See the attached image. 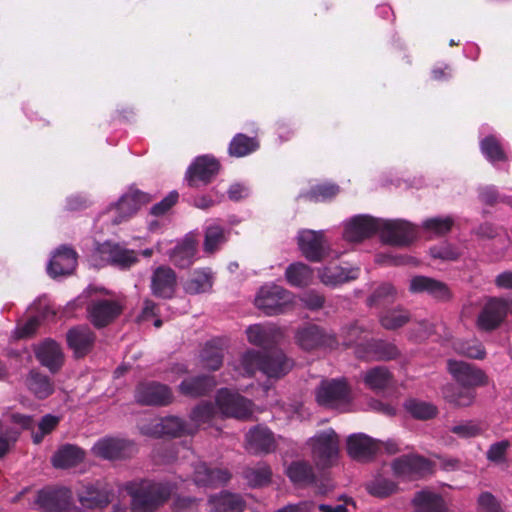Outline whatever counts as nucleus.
<instances>
[{
    "label": "nucleus",
    "instance_id": "72a5a7b5",
    "mask_svg": "<svg viewBox=\"0 0 512 512\" xmlns=\"http://www.w3.org/2000/svg\"><path fill=\"white\" fill-rule=\"evenodd\" d=\"M399 355L397 347L381 341L367 342L366 350H357V356L367 360H391Z\"/></svg>",
    "mask_w": 512,
    "mask_h": 512
},
{
    "label": "nucleus",
    "instance_id": "49530a36",
    "mask_svg": "<svg viewBox=\"0 0 512 512\" xmlns=\"http://www.w3.org/2000/svg\"><path fill=\"white\" fill-rule=\"evenodd\" d=\"M286 472L290 480L295 484H308L314 481L313 469L306 461L291 463Z\"/></svg>",
    "mask_w": 512,
    "mask_h": 512
},
{
    "label": "nucleus",
    "instance_id": "c85d7f7f",
    "mask_svg": "<svg viewBox=\"0 0 512 512\" xmlns=\"http://www.w3.org/2000/svg\"><path fill=\"white\" fill-rule=\"evenodd\" d=\"M145 433H151L157 436H181L184 434H193L195 428L192 424H186L182 419L176 416H168L157 421L152 430H144Z\"/></svg>",
    "mask_w": 512,
    "mask_h": 512
},
{
    "label": "nucleus",
    "instance_id": "473e14b6",
    "mask_svg": "<svg viewBox=\"0 0 512 512\" xmlns=\"http://www.w3.org/2000/svg\"><path fill=\"white\" fill-rule=\"evenodd\" d=\"M84 451L76 445L65 444L58 448L52 456L51 462L55 468H69L83 461Z\"/></svg>",
    "mask_w": 512,
    "mask_h": 512
},
{
    "label": "nucleus",
    "instance_id": "39448f33",
    "mask_svg": "<svg viewBox=\"0 0 512 512\" xmlns=\"http://www.w3.org/2000/svg\"><path fill=\"white\" fill-rule=\"evenodd\" d=\"M312 457L321 468L332 466L338 458L339 439L334 430L328 429L316 434L309 440Z\"/></svg>",
    "mask_w": 512,
    "mask_h": 512
},
{
    "label": "nucleus",
    "instance_id": "7ed1b4c3",
    "mask_svg": "<svg viewBox=\"0 0 512 512\" xmlns=\"http://www.w3.org/2000/svg\"><path fill=\"white\" fill-rule=\"evenodd\" d=\"M178 489L176 483H152L139 490H134L133 485H127V490L132 497L131 506L135 512H152L164 504L167 499Z\"/></svg>",
    "mask_w": 512,
    "mask_h": 512
},
{
    "label": "nucleus",
    "instance_id": "ea45409f",
    "mask_svg": "<svg viewBox=\"0 0 512 512\" xmlns=\"http://www.w3.org/2000/svg\"><path fill=\"white\" fill-rule=\"evenodd\" d=\"M363 382L373 391H381L392 384V374L383 366L371 368L363 373Z\"/></svg>",
    "mask_w": 512,
    "mask_h": 512
},
{
    "label": "nucleus",
    "instance_id": "c756f323",
    "mask_svg": "<svg viewBox=\"0 0 512 512\" xmlns=\"http://www.w3.org/2000/svg\"><path fill=\"white\" fill-rule=\"evenodd\" d=\"M150 198L146 193L139 190H130L119 200L116 210L119 216L113 220L114 224H119L130 217L141 207V205L149 202Z\"/></svg>",
    "mask_w": 512,
    "mask_h": 512
},
{
    "label": "nucleus",
    "instance_id": "4d7b16f0",
    "mask_svg": "<svg viewBox=\"0 0 512 512\" xmlns=\"http://www.w3.org/2000/svg\"><path fill=\"white\" fill-rule=\"evenodd\" d=\"M453 348L457 353L473 359H483L486 355L483 345L477 340H459L453 344Z\"/></svg>",
    "mask_w": 512,
    "mask_h": 512
},
{
    "label": "nucleus",
    "instance_id": "a18cd8bd",
    "mask_svg": "<svg viewBox=\"0 0 512 512\" xmlns=\"http://www.w3.org/2000/svg\"><path fill=\"white\" fill-rule=\"evenodd\" d=\"M367 492L378 498H385L397 491V484L392 480L378 475L365 484Z\"/></svg>",
    "mask_w": 512,
    "mask_h": 512
},
{
    "label": "nucleus",
    "instance_id": "2eb2a0df",
    "mask_svg": "<svg viewBox=\"0 0 512 512\" xmlns=\"http://www.w3.org/2000/svg\"><path fill=\"white\" fill-rule=\"evenodd\" d=\"M379 219L368 215H358L351 218L344 228V238L349 242H359L378 233Z\"/></svg>",
    "mask_w": 512,
    "mask_h": 512
},
{
    "label": "nucleus",
    "instance_id": "f257e3e1",
    "mask_svg": "<svg viewBox=\"0 0 512 512\" xmlns=\"http://www.w3.org/2000/svg\"><path fill=\"white\" fill-rule=\"evenodd\" d=\"M216 406L217 409L209 403H203L192 411L191 421L195 431L200 424L211 420L217 412L225 417L237 419H249L253 414L252 402L238 393H232L228 389L218 391Z\"/></svg>",
    "mask_w": 512,
    "mask_h": 512
},
{
    "label": "nucleus",
    "instance_id": "8fccbe9b",
    "mask_svg": "<svg viewBox=\"0 0 512 512\" xmlns=\"http://www.w3.org/2000/svg\"><path fill=\"white\" fill-rule=\"evenodd\" d=\"M454 224L451 216L432 217L422 223V229L430 236H442L448 233Z\"/></svg>",
    "mask_w": 512,
    "mask_h": 512
},
{
    "label": "nucleus",
    "instance_id": "4468645a",
    "mask_svg": "<svg viewBox=\"0 0 512 512\" xmlns=\"http://www.w3.org/2000/svg\"><path fill=\"white\" fill-rule=\"evenodd\" d=\"M219 163L210 156H200L188 168L186 179L189 186L196 187L199 183L207 184L218 173Z\"/></svg>",
    "mask_w": 512,
    "mask_h": 512
},
{
    "label": "nucleus",
    "instance_id": "58836bf2",
    "mask_svg": "<svg viewBox=\"0 0 512 512\" xmlns=\"http://www.w3.org/2000/svg\"><path fill=\"white\" fill-rule=\"evenodd\" d=\"M444 399L457 407H468L475 400V391L468 387H458L452 384L442 389Z\"/></svg>",
    "mask_w": 512,
    "mask_h": 512
},
{
    "label": "nucleus",
    "instance_id": "7c9ffc66",
    "mask_svg": "<svg viewBox=\"0 0 512 512\" xmlns=\"http://www.w3.org/2000/svg\"><path fill=\"white\" fill-rule=\"evenodd\" d=\"M39 362L51 372H56L63 364V353L60 346L52 340L44 341L36 349Z\"/></svg>",
    "mask_w": 512,
    "mask_h": 512
},
{
    "label": "nucleus",
    "instance_id": "0eeeda50",
    "mask_svg": "<svg viewBox=\"0 0 512 512\" xmlns=\"http://www.w3.org/2000/svg\"><path fill=\"white\" fill-rule=\"evenodd\" d=\"M291 303L292 294L275 284L261 287L255 298V305L266 315L282 313Z\"/></svg>",
    "mask_w": 512,
    "mask_h": 512
},
{
    "label": "nucleus",
    "instance_id": "774afa93",
    "mask_svg": "<svg viewBox=\"0 0 512 512\" xmlns=\"http://www.w3.org/2000/svg\"><path fill=\"white\" fill-rule=\"evenodd\" d=\"M301 301L308 309L317 310L323 306L325 299L316 291H308L303 294Z\"/></svg>",
    "mask_w": 512,
    "mask_h": 512
},
{
    "label": "nucleus",
    "instance_id": "37998d69",
    "mask_svg": "<svg viewBox=\"0 0 512 512\" xmlns=\"http://www.w3.org/2000/svg\"><path fill=\"white\" fill-rule=\"evenodd\" d=\"M215 385L210 377L199 376L185 379L181 382L179 388L182 394L190 397L203 395Z\"/></svg>",
    "mask_w": 512,
    "mask_h": 512
},
{
    "label": "nucleus",
    "instance_id": "4be33fe9",
    "mask_svg": "<svg viewBox=\"0 0 512 512\" xmlns=\"http://www.w3.org/2000/svg\"><path fill=\"white\" fill-rule=\"evenodd\" d=\"M246 448L254 454L270 453L276 448L273 433L264 426H256L246 434Z\"/></svg>",
    "mask_w": 512,
    "mask_h": 512
},
{
    "label": "nucleus",
    "instance_id": "0e129e2a",
    "mask_svg": "<svg viewBox=\"0 0 512 512\" xmlns=\"http://www.w3.org/2000/svg\"><path fill=\"white\" fill-rule=\"evenodd\" d=\"M510 446L511 444L508 440H502L492 444L486 453L487 459L494 463L504 462L506 451Z\"/></svg>",
    "mask_w": 512,
    "mask_h": 512
},
{
    "label": "nucleus",
    "instance_id": "bb28decb",
    "mask_svg": "<svg viewBox=\"0 0 512 512\" xmlns=\"http://www.w3.org/2000/svg\"><path fill=\"white\" fill-rule=\"evenodd\" d=\"M121 310L120 304L116 301H95L89 307L90 320L96 327H104L114 320L121 313Z\"/></svg>",
    "mask_w": 512,
    "mask_h": 512
},
{
    "label": "nucleus",
    "instance_id": "423d86ee",
    "mask_svg": "<svg viewBox=\"0 0 512 512\" xmlns=\"http://www.w3.org/2000/svg\"><path fill=\"white\" fill-rule=\"evenodd\" d=\"M138 260V255L134 250L110 242L99 245L93 254L95 265L111 264L121 269L130 268Z\"/></svg>",
    "mask_w": 512,
    "mask_h": 512
},
{
    "label": "nucleus",
    "instance_id": "338daca9",
    "mask_svg": "<svg viewBox=\"0 0 512 512\" xmlns=\"http://www.w3.org/2000/svg\"><path fill=\"white\" fill-rule=\"evenodd\" d=\"M178 193L172 191L163 200L155 204L151 208V213L156 216L165 214L178 200Z\"/></svg>",
    "mask_w": 512,
    "mask_h": 512
},
{
    "label": "nucleus",
    "instance_id": "c03bdc74",
    "mask_svg": "<svg viewBox=\"0 0 512 512\" xmlns=\"http://www.w3.org/2000/svg\"><path fill=\"white\" fill-rule=\"evenodd\" d=\"M410 317L409 311L402 307H397L384 311L379 317V322L386 330H396L407 324Z\"/></svg>",
    "mask_w": 512,
    "mask_h": 512
},
{
    "label": "nucleus",
    "instance_id": "6ab92c4d",
    "mask_svg": "<svg viewBox=\"0 0 512 512\" xmlns=\"http://www.w3.org/2000/svg\"><path fill=\"white\" fill-rule=\"evenodd\" d=\"M380 442L363 433L350 435L347 439L348 454L355 460L367 461L379 450Z\"/></svg>",
    "mask_w": 512,
    "mask_h": 512
},
{
    "label": "nucleus",
    "instance_id": "13d9d810",
    "mask_svg": "<svg viewBox=\"0 0 512 512\" xmlns=\"http://www.w3.org/2000/svg\"><path fill=\"white\" fill-rule=\"evenodd\" d=\"M484 431L482 425L477 421H461L450 428V432L461 439H470L479 436Z\"/></svg>",
    "mask_w": 512,
    "mask_h": 512
},
{
    "label": "nucleus",
    "instance_id": "a19ab883",
    "mask_svg": "<svg viewBox=\"0 0 512 512\" xmlns=\"http://www.w3.org/2000/svg\"><path fill=\"white\" fill-rule=\"evenodd\" d=\"M213 277L210 269H199L184 283V290L188 294H200L211 290Z\"/></svg>",
    "mask_w": 512,
    "mask_h": 512
},
{
    "label": "nucleus",
    "instance_id": "680f3d73",
    "mask_svg": "<svg viewBox=\"0 0 512 512\" xmlns=\"http://www.w3.org/2000/svg\"><path fill=\"white\" fill-rule=\"evenodd\" d=\"M339 193V187L335 184H320L311 189L307 197L312 201H326L335 197Z\"/></svg>",
    "mask_w": 512,
    "mask_h": 512
},
{
    "label": "nucleus",
    "instance_id": "a211bd4d",
    "mask_svg": "<svg viewBox=\"0 0 512 512\" xmlns=\"http://www.w3.org/2000/svg\"><path fill=\"white\" fill-rule=\"evenodd\" d=\"M132 445L129 441L120 438H102L92 447L95 456L106 460L125 458L131 452Z\"/></svg>",
    "mask_w": 512,
    "mask_h": 512
},
{
    "label": "nucleus",
    "instance_id": "412c9836",
    "mask_svg": "<svg viewBox=\"0 0 512 512\" xmlns=\"http://www.w3.org/2000/svg\"><path fill=\"white\" fill-rule=\"evenodd\" d=\"M68 347L76 358L86 356L92 350L95 342L94 332L87 326L71 328L66 335Z\"/></svg>",
    "mask_w": 512,
    "mask_h": 512
},
{
    "label": "nucleus",
    "instance_id": "5701e85b",
    "mask_svg": "<svg viewBox=\"0 0 512 512\" xmlns=\"http://www.w3.org/2000/svg\"><path fill=\"white\" fill-rule=\"evenodd\" d=\"M77 265V254L68 246H61L53 254L47 270L52 277L70 274Z\"/></svg>",
    "mask_w": 512,
    "mask_h": 512
},
{
    "label": "nucleus",
    "instance_id": "ddd939ff",
    "mask_svg": "<svg viewBox=\"0 0 512 512\" xmlns=\"http://www.w3.org/2000/svg\"><path fill=\"white\" fill-rule=\"evenodd\" d=\"M447 366L452 377L463 387L473 388L486 383L485 373L469 363L449 360Z\"/></svg>",
    "mask_w": 512,
    "mask_h": 512
},
{
    "label": "nucleus",
    "instance_id": "6e6d98bb",
    "mask_svg": "<svg viewBox=\"0 0 512 512\" xmlns=\"http://www.w3.org/2000/svg\"><path fill=\"white\" fill-rule=\"evenodd\" d=\"M480 146L482 153L490 162L507 160L504 150L495 137L488 136L484 138Z\"/></svg>",
    "mask_w": 512,
    "mask_h": 512
},
{
    "label": "nucleus",
    "instance_id": "09e8293b",
    "mask_svg": "<svg viewBox=\"0 0 512 512\" xmlns=\"http://www.w3.org/2000/svg\"><path fill=\"white\" fill-rule=\"evenodd\" d=\"M223 349L215 342H209L201 352V362L204 368L217 370L223 363Z\"/></svg>",
    "mask_w": 512,
    "mask_h": 512
},
{
    "label": "nucleus",
    "instance_id": "864d4df0",
    "mask_svg": "<svg viewBox=\"0 0 512 512\" xmlns=\"http://www.w3.org/2000/svg\"><path fill=\"white\" fill-rule=\"evenodd\" d=\"M225 241L224 229L217 224L209 225L205 230L204 251L214 253Z\"/></svg>",
    "mask_w": 512,
    "mask_h": 512
},
{
    "label": "nucleus",
    "instance_id": "f704fd0d",
    "mask_svg": "<svg viewBox=\"0 0 512 512\" xmlns=\"http://www.w3.org/2000/svg\"><path fill=\"white\" fill-rule=\"evenodd\" d=\"M27 389L38 399H45L54 391L50 378L36 370H31L24 380Z\"/></svg>",
    "mask_w": 512,
    "mask_h": 512
},
{
    "label": "nucleus",
    "instance_id": "a878e982",
    "mask_svg": "<svg viewBox=\"0 0 512 512\" xmlns=\"http://www.w3.org/2000/svg\"><path fill=\"white\" fill-rule=\"evenodd\" d=\"M359 275L358 268H348L332 264L318 269L320 281L330 287H336L348 281L354 280Z\"/></svg>",
    "mask_w": 512,
    "mask_h": 512
},
{
    "label": "nucleus",
    "instance_id": "052dcab7",
    "mask_svg": "<svg viewBox=\"0 0 512 512\" xmlns=\"http://www.w3.org/2000/svg\"><path fill=\"white\" fill-rule=\"evenodd\" d=\"M271 470L265 464H260L255 468L245 471V478L253 487L263 486L270 481Z\"/></svg>",
    "mask_w": 512,
    "mask_h": 512
},
{
    "label": "nucleus",
    "instance_id": "e2e57ef3",
    "mask_svg": "<svg viewBox=\"0 0 512 512\" xmlns=\"http://www.w3.org/2000/svg\"><path fill=\"white\" fill-rule=\"evenodd\" d=\"M479 512H503L497 499L490 492H482L477 499Z\"/></svg>",
    "mask_w": 512,
    "mask_h": 512
},
{
    "label": "nucleus",
    "instance_id": "bf43d9fd",
    "mask_svg": "<svg viewBox=\"0 0 512 512\" xmlns=\"http://www.w3.org/2000/svg\"><path fill=\"white\" fill-rule=\"evenodd\" d=\"M60 418L52 414H46L38 423L36 431H32V439L35 444L42 442L43 438L50 434L59 424Z\"/></svg>",
    "mask_w": 512,
    "mask_h": 512
},
{
    "label": "nucleus",
    "instance_id": "4c0bfd02",
    "mask_svg": "<svg viewBox=\"0 0 512 512\" xmlns=\"http://www.w3.org/2000/svg\"><path fill=\"white\" fill-rule=\"evenodd\" d=\"M213 512H242L245 503L240 495L222 492L209 499Z\"/></svg>",
    "mask_w": 512,
    "mask_h": 512
},
{
    "label": "nucleus",
    "instance_id": "dca6fc26",
    "mask_svg": "<svg viewBox=\"0 0 512 512\" xmlns=\"http://www.w3.org/2000/svg\"><path fill=\"white\" fill-rule=\"evenodd\" d=\"M177 287V275L169 266L161 265L151 274L150 288L152 294L160 298H171Z\"/></svg>",
    "mask_w": 512,
    "mask_h": 512
},
{
    "label": "nucleus",
    "instance_id": "9d476101",
    "mask_svg": "<svg viewBox=\"0 0 512 512\" xmlns=\"http://www.w3.org/2000/svg\"><path fill=\"white\" fill-rule=\"evenodd\" d=\"M508 311L509 302L506 299L489 298L477 317L478 328L485 331L497 328L505 319Z\"/></svg>",
    "mask_w": 512,
    "mask_h": 512
},
{
    "label": "nucleus",
    "instance_id": "b1692460",
    "mask_svg": "<svg viewBox=\"0 0 512 512\" xmlns=\"http://www.w3.org/2000/svg\"><path fill=\"white\" fill-rule=\"evenodd\" d=\"M411 293H427L438 300H448L451 297L448 286L436 279L426 276H415L410 280Z\"/></svg>",
    "mask_w": 512,
    "mask_h": 512
},
{
    "label": "nucleus",
    "instance_id": "cd10ccee",
    "mask_svg": "<svg viewBox=\"0 0 512 512\" xmlns=\"http://www.w3.org/2000/svg\"><path fill=\"white\" fill-rule=\"evenodd\" d=\"M77 498L83 509H96L107 506L110 501V492L93 484L84 485L77 492Z\"/></svg>",
    "mask_w": 512,
    "mask_h": 512
},
{
    "label": "nucleus",
    "instance_id": "f8f14e48",
    "mask_svg": "<svg viewBox=\"0 0 512 512\" xmlns=\"http://www.w3.org/2000/svg\"><path fill=\"white\" fill-rule=\"evenodd\" d=\"M295 339L304 350H313L322 346L332 348L337 344L333 334L326 333L317 325H307L298 329Z\"/></svg>",
    "mask_w": 512,
    "mask_h": 512
},
{
    "label": "nucleus",
    "instance_id": "1a4fd4ad",
    "mask_svg": "<svg viewBox=\"0 0 512 512\" xmlns=\"http://www.w3.org/2000/svg\"><path fill=\"white\" fill-rule=\"evenodd\" d=\"M36 504L46 512H82L71 503V491L66 488L39 492Z\"/></svg>",
    "mask_w": 512,
    "mask_h": 512
},
{
    "label": "nucleus",
    "instance_id": "79ce46f5",
    "mask_svg": "<svg viewBox=\"0 0 512 512\" xmlns=\"http://www.w3.org/2000/svg\"><path fill=\"white\" fill-rule=\"evenodd\" d=\"M285 278L291 286L304 287L312 282L313 271L308 265L296 262L286 268Z\"/></svg>",
    "mask_w": 512,
    "mask_h": 512
},
{
    "label": "nucleus",
    "instance_id": "f03ea898",
    "mask_svg": "<svg viewBox=\"0 0 512 512\" xmlns=\"http://www.w3.org/2000/svg\"><path fill=\"white\" fill-rule=\"evenodd\" d=\"M237 376H252L257 370L270 378H279L290 371L293 361L281 351L262 355L255 350H247L237 361L231 363Z\"/></svg>",
    "mask_w": 512,
    "mask_h": 512
},
{
    "label": "nucleus",
    "instance_id": "aec40b11",
    "mask_svg": "<svg viewBox=\"0 0 512 512\" xmlns=\"http://www.w3.org/2000/svg\"><path fill=\"white\" fill-rule=\"evenodd\" d=\"M393 471L402 477H422L431 472V463L420 456H403L392 463Z\"/></svg>",
    "mask_w": 512,
    "mask_h": 512
},
{
    "label": "nucleus",
    "instance_id": "603ef678",
    "mask_svg": "<svg viewBox=\"0 0 512 512\" xmlns=\"http://www.w3.org/2000/svg\"><path fill=\"white\" fill-rule=\"evenodd\" d=\"M369 331L363 326L358 323L352 324L351 326L344 328L342 331L343 335V343L347 346L357 344L356 351L358 348L361 349V351H365L366 347L363 348L362 341H366L368 338Z\"/></svg>",
    "mask_w": 512,
    "mask_h": 512
},
{
    "label": "nucleus",
    "instance_id": "9b49d317",
    "mask_svg": "<svg viewBox=\"0 0 512 512\" xmlns=\"http://www.w3.org/2000/svg\"><path fill=\"white\" fill-rule=\"evenodd\" d=\"M297 242L302 255L309 261L318 262L327 254L323 231L303 229L298 233Z\"/></svg>",
    "mask_w": 512,
    "mask_h": 512
},
{
    "label": "nucleus",
    "instance_id": "c9c22d12",
    "mask_svg": "<svg viewBox=\"0 0 512 512\" xmlns=\"http://www.w3.org/2000/svg\"><path fill=\"white\" fill-rule=\"evenodd\" d=\"M413 512H444L445 505L440 495L424 489L416 493L413 498Z\"/></svg>",
    "mask_w": 512,
    "mask_h": 512
},
{
    "label": "nucleus",
    "instance_id": "f3484780",
    "mask_svg": "<svg viewBox=\"0 0 512 512\" xmlns=\"http://www.w3.org/2000/svg\"><path fill=\"white\" fill-rule=\"evenodd\" d=\"M136 400L144 405L163 406L172 401L170 389L163 384L150 382L142 383L137 387Z\"/></svg>",
    "mask_w": 512,
    "mask_h": 512
},
{
    "label": "nucleus",
    "instance_id": "e433bc0d",
    "mask_svg": "<svg viewBox=\"0 0 512 512\" xmlns=\"http://www.w3.org/2000/svg\"><path fill=\"white\" fill-rule=\"evenodd\" d=\"M197 243L192 238H185L169 254L170 261L179 268H188L194 261Z\"/></svg>",
    "mask_w": 512,
    "mask_h": 512
},
{
    "label": "nucleus",
    "instance_id": "6e6552de",
    "mask_svg": "<svg viewBox=\"0 0 512 512\" xmlns=\"http://www.w3.org/2000/svg\"><path fill=\"white\" fill-rule=\"evenodd\" d=\"M378 234L385 243L404 246L415 239L417 231L412 224L404 220L379 219Z\"/></svg>",
    "mask_w": 512,
    "mask_h": 512
},
{
    "label": "nucleus",
    "instance_id": "393cba45",
    "mask_svg": "<svg viewBox=\"0 0 512 512\" xmlns=\"http://www.w3.org/2000/svg\"><path fill=\"white\" fill-rule=\"evenodd\" d=\"M230 479V473L225 469L210 468L199 462L193 468V481L197 486L217 487Z\"/></svg>",
    "mask_w": 512,
    "mask_h": 512
},
{
    "label": "nucleus",
    "instance_id": "3c124183",
    "mask_svg": "<svg viewBox=\"0 0 512 512\" xmlns=\"http://www.w3.org/2000/svg\"><path fill=\"white\" fill-rule=\"evenodd\" d=\"M404 406L408 413H410L414 418L420 420H428L434 418L437 414L436 406L421 400H407Z\"/></svg>",
    "mask_w": 512,
    "mask_h": 512
},
{
    "label": "nucleus",
    "instance_id": "2f4dec72",
    "mask_svg": "<svg viewBox=\"0 0 512 512\" xmlns=\"http://www.w3.org/2000/svg\"><path fill=\"white\" fill-rule=\"evenodd\" d=\"M246 335L250 344L265 347L275 342L280 332L271 324H254L246 329Z\"/></svg>",
    "mask_w": 512,
    "mask_h": 512
},
{
    "label": "nucleus",
    "instance_id": "69168bd1",
    "mask_svg": "<svg viewBox=\"0 0 512 512\" xmlns=\"http://www.w3.org/2000/svg\"><path fill=\"white\" fill-rule=\"evenodd\" d=\"M430 253L433 258L445 261L456 260L460 255V252L455 247L447 243L432 247Z\"/></svg>",
    "mask_w": 512,
    "mask_h": 512
},
{
    "label": "nucleus",
    "instance_id": "de8ad7c7",
    "mask_svg": "<svg viewBox=\"0 0 512 512\" xmlns=\"http://www.w3.org/2000/svg\"><path fill=\"white\" fill-rule=\"evenodd\" d=\"M258 147L259 144L255 138L239 133L230 142L229 154L235 157H244L256 151Z\"/></svg>",
    "mask_w": 512,
    "mask_h": 512
},
{
    "label": "nucleus",
    "instance_id": "5fc2aeb1",
    "mask_svg": "<svg viewBox=\"0 0 512 512\" xmlns=\"http://www.w3.org/2000/svg\"><path fill=\"white\" fill-rule=\"evenodd\" d=\"M397 297L396 288L390 283L380 284L371 296L367 299L369 306H378L386 303L393 302Z\"/></svg>",
    "mask_w": 512,
    "mask_h": 512
},
{
    "label": "nucleus",
    "instance_id": "20e7f679",
    "mask_svg": "<svg viewBox=\"0 0 512 512\" xmlns=\"http://www.w3.org/2000/svg\"><path fill=\"white\" fill-rule=\"evenodd\" d=\"M315 399L322 407L344 410L352 401V392L344 378L326 379L315 389Z\"/></svg>",
    "mask_w": 512,
    "mask_h": 512
}]
</instances>
